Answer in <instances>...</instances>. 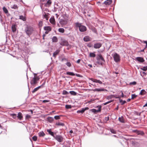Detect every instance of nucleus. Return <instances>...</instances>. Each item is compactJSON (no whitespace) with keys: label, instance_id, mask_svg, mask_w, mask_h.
Here are the masks:
<instances>
[{"label":"nucleus","instance_id":"obj_1","mask_svg":"<svg viewBox=\"0 0 147 147\" xmlns=\"http://www.w3.org/2000/svg\"><path fill=\"white\" fill-rule=\"evenodd\" d=\"M34 31V28L30 25H27L24 29V32L29 36L33 33Z\"/></svg>","mask_w":147,"mask_h":147},{"label":"nucleus","instance_id":"obj_2","mask_svg":"<svg viewBox=\"0 0 147 147\" xmlns=\"http://www.w3.org/2000/svg\"><path fill=\"white\" fill-rule=\"evenodd\" d=\"M76 27L77 28H78L79 31L81 32H85L87 30L86 27L82 25V23L79 22H76L75 23Z\"/></svg>","mask_w":147,"mask_h":147},{"label":"nucleus","instance_id":"obj_3","mask_svg":"<svg viewBox=\"0 0 147 147\" xmlns=\"http://www.w3.org/2000/svg\"><path fill=\"white\" fill-rule=\"evenodd\" d=\"M39 79L40 78L39 76H34L30 80V84L32 86H34L37 84Z\"/></svg>","mask_w":147,"mask_h":147},{"label":"nucleus","instance_id":"obj_4","mask_svg":"<svg viewBox=\"0 0 147 147\" xmlns=\"http://www.w3.org/2000/svg\"><path fill=\"white\" fill-rule=\"evenodd\" d=\"M113 57L114 61L116 62H117L120 61V57L119 54L117 53H115L112 55Z\"/></svg>","mask_w":147,"mask_h":147},{"label":"nucleus","instance_id":"obj_5","mask_svg":"<svg viewBox=\"0 0 147 147\" xmlns=\"http://www.w3.org/2000/svg\"><path fill=\"white\" fill-rule=\"evenodd\" d=\"M54 138L58 142H62L63 141V137L59 135H56Z\"/></svg>","mask_w":147,"mask_h":147},{"label":"nucleus","instance_id":"obj_6","mask_svg":"<svg viewBox=\"0 0 147 147\" xmlns=\"http://www.w3.org/2000/svg\"><path fill=\"white\" fill-rule=\"evenodd\" d=\"M60 43L61 45L62 46H67L68 45L67 41L63 39H61V41Z\"/></svg>","mask_w":147,"mask_h":147},{"label":"nucleus","instance_id":"obj_7","mask_svg":"<svg viewBox=\"0 0 147 147\" xmlns=\"http://www.w3.org/2000/svg\"><path fill=\"white\" fill-rule=\"evenodd\" d=\"M59 23L62 25V26H63L67 24V21L66 20L61 19L59 21Z\"/></svg>","mask_w":147,"mask_h":147},{"label":"nucleus","instance_id":"obj_8","mask_svg":"<svg viewBox=\"0 0 147 147\" xmlns=\"http://www.w3.org/2000/svg\"><path fill=\"white\" fill-rule=\"evenodd\" d=\"M89 108L88 107H85L84 108H83L82 109H81L78 110L77 111V113H83L85 110L88 109Z\"/></svg>","mask_w":147,"mask_h":147},{"label":"nucleus","instance_id":"obj_9","mask_svg":"<svg viewBox=\"0 0 147 147\" xmlns=\"http://www.w3.org/2000/svg\"><path fill=\"white\" fill-rule=\"evenodd\" d=\"M136 60L141 63H143L145 61V60L143 58L141 57H137L136 58Z\"/></svg>","mask_w":147,"mask_h":147},{"label":"nucleus","instance_id":"obj_10","mask_svg":"<svg viewBox=\"0 0 147 147\" xmlns=\"http://www.w3.org/2000/svg\"><path fill=\"white\" fill-rule=\"evenodd\" d=\"M102 45L101 43H97L94 44V47L95 49H99L102 46Z\"/></svg>","mask_w":147,"mask_h":147},{"label":"nucleus","instance_id":"obj_11","mask_svg":"<svg viewBox=\"0 0 147 147\" xmlns=\"http://www.w3.org/2000/svg\"><path fill=\"white\" fill-rule=\"evenodd\" d=\"M83 40L84 41L87 42L91 41V38L89 36H86L84 38Z\"/></svg>","mask_w":147,"mask_h":147},{"label":"nucleus","instance_id":"obj_12","mask_svg":"<svg viewBox=\"0 0 147 147\" xmlns=\"http://www.w3.org/2000/svg\"><path fill=\"white\" fill-rule=\"evenodd\" d=\"M98 110H96L95 109H93L91 110L92 112H94V113H96L98 112L101 111V107L100 106H98Z\"/></svg>","mask_w":147,"mask_h":147},{"label":"nucleus","instance_id":"obj_13","mask_svg":"<svg viewBox=\"0 0 147 147\" xmlns=\"http://www.w3.org/2000/svg\"><path fill=\"white\" fill-rule=\"evenodd\" d=\"M52 3V0H48L45 5V7H49L51 6Z\"/></svg>","mask_w":147,"mask_h":147},{"label":"nucleus","instance_id":"obj_14","mask_svg":"<svg viewBox=\"0 0 147 147\" xmlns=\"http://www.w3.org/2000/svg\"><path fill=\"white\" fill-rule=\"evenodd\" d=\"M89 79L94 82L98 83L100 84H102V82L99 80H97L96 79H94L92 78H89Z\"/></svg>","mask_w":147,"mask_h":147},{"label":"nucleus","instance_id":"obj_15","mask_svg":"<svg viewBox=\"0 0 147 147\" xmlns=\"http://www.w3.org/2000/svg\"><path fill=\"white\" fill-rule=\"evenodd\" d=\"M18 119L20 120H21L23 119V117L22 115V114L21 112H19L18 114V115L17 116Z\"/></svg>","mask_w":147,"mask_h":147},{"label":"nucleus","instance_id":"obj_16","mask_svg":"<svg viewBox=\"0 0 147 147\" xmlns=\"http://www.w3.org/2000/svg\"><path fill=\"white\" fill-rule=\"evenodd\" d=\"M91 90L94 92H100L104 91L105 90V89L103 88H95L94 89H93Z\"/></svg>","mask_w":147,"mask_h":147},{"label":"nucleus","instance_id":"obj_17","mask_svg":"<svg viewBox=\"0 0 147 147\" xmlns=\"http://www.w3.org/2000/svg\"><path fill=\"white\" fill-rule=\"evenodd\" d=\"M49 21L53 25H55V19L54 17H51L49 20Z\"/></svg>","mask_w":147,"mask_h":147},{"label":"nucleus","instance_id":"obj_18","mask_svg":"<svg viewBox=\"0 0 147 147\" xmlns=\"http://www.w3.org/2000/svg\"><path fill=\"white\" fill-rule=\"evenodd\" d=\"M133 131L136 134H137L138 135H143L144 134V133L143 131L138 130H134Z\"/></svg>","mask_w":147,"mask_h":147},{"label":"nucleus","instance_id":"obj_19","mask_svg":"<svg viewBox=\"0 0 147 147\" xmlns=\"http://www.w3.org/2000/svg\"><path fill=\"white\" fill-rule=\"evenodd\" d=\"M112 0H107L105 1L104 3L107 5H110L112 3Z\"/></svg>","mask_w":147,"mask_h":147},{"label":"nucleus","instance_id":"obj_20","mask_svg":"<svg viewBox=\"0 0 147 147\" xmlns=\"http://www.w3.org/2000/svg\"><path fill=\"white\" fill-rule=\"evenodd\" d=\"M60 52V50L59 49L56 50L54 53H53V56L55 58L56 56L59 54Z\"/></svg>","mask_w":147,"mask_h":147},{"label":"nucleus","instance_id":"obj_21","mask_svg":"<svg viewBox=\"0 0 147 147\" xmlns=\"http://www.w3.org/2000/svg\"><path fill=\"white\" fill-rule=\"evenodd\" d=\"M45 30L48 31H51V30L52 28L50 26H45L44 28Z\"/></svg>","mask_w":147,"mask_h":147},{"label":"nucleus","instance_id":"obj_22","mask_svg":"<svg viewBox=\"0 0 147 147\" xmlns=\"http://www.w3.org/2000/svg\"><path fill=\"white\" fill-rule=\"evenodd\" d=\"M47 131L49 134L51 135L53 137H55V135L54 134V133L53 132L51 131V129H47Z\"/></svg>","mask_w":147,"mask_h":147},{"label":"nucleus","instance_id":"obj_23","mask_svg":"<svg viewBox=\"0 0 147 147\" xmlns=\"http://www.w3.org/2000/svg\"><path fill=\"white\" fill-rule=\"evenodd\" d=\"M52 40L53 42H57L58 41V38L56 36H54L52 38Z\"/></svg>","mask_w":147,"mask_h":147},{"label":"nucleus","instance_id":"obj_24","mask_svg":"<svg viewBox=\"0 0 147 147\" xmlns=\"http://www.w3.org/2000/svg\"><path fill=\"white\" fill-rule=\"evenodd\" d=\"M38 134L40 137H44L45 135V134L43 131H41L38 133Z\"/></svg>","mask_w":147,"mask_h":147},{"label":"nucleus","instance_id":"obj_25","mask_svg":"<svg viewBox=\"0 0 147 147\" xmlns=\"http://www.w3.org/2000/svg\"><path fill=\"white\" fill-rule=\"evenodd\" d=\"M41 88V86H39L35 88H34L33 90L32 91V93H34L35 92H36L40 88Z\"/></svg>","mask_w":147,"mask_h":147},{"label":"nucleus","instance_id":"obj_26","mask_svg":"<svg viewBox=\"0 0 147 147\" xmlns=\"http://www.w3.org/2000/svg\"><path fill=\"white\" fill-rule=\"evenodd\" d=\"M47 121L50 123L54 121V119L52 117H49L47 118Z\"/></svg>","mask_w":147,"mask_h":147},{"label":"nucleus","instance_id":"obj_27","mask_svg":"<svg viewBox=\"0 0 147 147\" xmlns=\"http://www.w3.org/2000/svg\"><path fill=\"white\" fill-rule=\"evenodd\" d=\"M95 52L90 53L89 54V56L91 57H94L96 56V55L95 54Z\"/></svg>","mask_w":147,"mask_h":147},{"label":"nucleus","instance_id":"obj_28","mask_svg":"<svg viewBox=\"0 0 147 147\" xmlns=\"http://www.w3.org/2000/svg\"><path fill=\"white\" fill-rule=\"evenodd\" d=\"M66 74L67 75H69L72 76H74L75 75V74L73 72H66Z\"/></svg>","mask_w":147,"mask_h":147},{"label":"nucleus","instance_id":"obj_29","mask_svg":"<svg viewBox=\"0 0 147 147\" xmlns=\"http://www.w3.org/2000/svg\"><path fill=\"white\" fill-rule=\"evenodd\" d=\"M146 93V92L145 90H144L142 89L141 91L139 94L141 95H144Z\"/></svg>","mask_w":147,"mask_h":147},{"label":"nucleus","instance_id":"obj_30","mask_svg":"<svg viewBox=\"0 0 147 147\" xmlns=\"http://www.w3.org/2000/svg\"><path fill=\"white\" fill-rule=\"evenodd\" d=\"M20 19L22 20L23 21H25L26 20V18L25 17L23 16H20Z\"/></svg>","mask_w":147,"mask_h":147},{"label":"nucleus","instance_id":"obj_31","mask_svg":"<svg viewBox=\"0 0 147 147\" xmlns=\"http://www.w3.org/2000/svg\"><path fill=\"white\" fill-rule=\"evenodd\" d=\"M12 30L13 32H15L16 31V28L15 25H13L11 27Z\"/></svg>","mask_w":147,"mask_h":147},{"label":"nucleus","instance_id":"obj_32","mask_svg":"<svg viewBox=\"0 0 147 147\" xmlns=\"http://www.w3.org/2000/svg\"><path fill=\"white\" fill-rule=\"evenodd\" d=\"M119 120L121 123H123L124 122V121L123 117H119Z\"/></svg>","mask_w":147,"mask_h":147},{"label":"nucleus","instance_id":"obj_33","mask_svg":"<svg viewBox=\"0 0 147 147\" xmlns=\"http://www.w3.org/2000/svg\"><path fill=\"white\" fill-rule=\"evenodd\" d=\"M56 125H57L58 126H64V123H61L59 122L58 123H56Z\"/></svg>","mask_w":147,"mask_h":147},{"label":"nucleus","instance_id":"obj_34","mask_svg":"<svg viewBox=\"0 0 147 147\" xmlns=\"http://www.w3.org/2000/svg\"><path fill=\"white\" fill-rule=\"evenodd\" d=\"M43 25L42 22V21H40L38 23V26L39 27V28L40 29L41 28Z\"/></svg>","mask_w":147,"mask_h":147},{"label":"nucleus","instance_id":"obj_35","mask_svg":"<svg viewBox=\"0 0 147 147\" xmlns=\"http://www.w3.org/2000/svg\"><path fill=\"white\" fill-rule=\"evenodd\" d=\"M10 115L14 119H16L17 117L16 114L15 113L11 114Z\"/></svg>","mask_w":147,"mask_h":147},{"label":"nucleus","instance_id":"obj_36","mask_svg":"<svg viewBox=\"0 0 147 147\" xmlns=\"http://www.w3.org/2000/svg\"><path fill=\"white\" fill-rule=\"evenodd\" d=\"M58 31L61 33H63L64 32L65 30L63 28H59L58 29Z\"/></svg>","mask_w":147,"mask_h":147},{"label":"nucleus","instance_id":"obj_37","mask_svg":"<svg viewBox=\"0 0 147 147\" xmlns=\"http://www.w3.org/2000/svg\"><path fill=\"white\" fill-rule=\"evenodd\" d=\"M69 93L71 95H76L77 94V93L73 91H70Z\"/></svg>","mask_w":147,"mask_h":147},{"label":"nucleus","instance_id":"obj_38","mask_svg":"<svg viewBox=\"0 0 147 147\" xmlns=\"http://www.w3.org/2000/svg\"><path fill=\"white\" fill-rule=\"evenodd\" d=\"M3 11L5 13H8V11L5 7H3Z\"/></svg>","mask_w":147,"mask_h":147},{"label":"nucleus","instance_id":"obj_39","mask_svg":"<svg viewBox=\"0 0 147 147\" xmlns=\"http://www.w3.org/2000/svg\"><path fill=\"white\" fill-rule=\"evenodd\" d=\"M119 100L120 102L121 103V105H122L126 102V101L125 100H122L120 99H119Z\"/></svg>","mask_w":147,"mask_h":147},{"label":"nucleus","instance_id":"obj_40","mask_svg":"<svg viewBox=\"0 0 147 147\" xmlns=\"http://www.w3.org/2000/svg\"><path fill=\"white\" fill-rule=\"evenodd\" d=\"M11 8L12 9H18V7L16 5H14L12 6Z\"/></svg>","mask_w":147,"mask_h":147},{"label":"nucleus","instance_id":"obj_41","mask_svg":"<svg viewBox=\"0 0 147 147\" xmlns=\"http://www.w3.org/2000/svg\"><path fill=\"white\" fill-rule=\"evenodd\" d=\"M111 132L113 134H116V131L113 129H110Z\"/></svg>","mask_w":147,"mask_h":147},{"label":"nucleus","instance_id":"obj_42","mask_svg":"<svg viewBox=\"0 0 147 147\" xmlns=\"http://www.w3.org/2000/svg\"><path fill=\"white\" fill-rule=\"evenodd\" d=\"M99 57L100 58V59L102 61H104V62H105V60L103 58V57H102V55H99Z\"/></svg>","mask_w":147,"mask_h":147},{"label":"nucleus","instance_id":"obj_43","mask_svg":"<svg viewBox=\"0 0 147 147\" xmlns=\"http://www.w3.org/2000/svg\"><path fill=\"white\" fill-rule=\"evenodd\" d=\"M141 69L144 71H146L147 70V66H144L142 68H141Z\"/></svg>","mask_w":147,"mask_h":147},{"label":"nucleus","instance_id":"obj_44","mask_svg":"<svg viewBox=\"0 0 147 147\" xmlns=\"http://www.w3.org/2000/svg\"><path fill=\"white\" fill-rule=\"evenodd\" d=\"M32 139L33 141H36L37 140V137L36 136H34L32 137Z\"/></svg>","mask_w":147,"mask_h":147},{"label":"nucleus","instance_id":"obj_45","mask_svg":"<svg viewBox=\"0 0 147 147\" xmlns=\"http://www.w3.org/2000/svg\"><path fill=\"white\" fill-rule=\"evenodd\" d=\"M137 96V95H136L135 94H132L131 95V99H133L135 98Z\"/></svg>","mask_w":147,"mask_h":147},{"label":"nucleus","instance_id":"obj_46","mask_svg":"<svg viewBox=\"0 0 147 147\" xmlns=\"http://www.w3.org/2000/svg\"><path fill=\"white\" fill-rule=\"evenodd\" d=\"M68 94V92L65 90H64L62 93V94L63 95H67Z\"/></svg>","mask_w":147,"mask_h":147},{"label":"nucleus","instance_id":"obj_47","mask_svg":"<svg viewBox=\"0 0 147 147\" xmlns=\"http://www.w3.org/2000/svg\"><path fill=\"white\" fill-rule=\"evenodd\" d=\"M66 64L67 66L69 67H71V63L69 62H67L66 63Z\"/></svg>","mask_w":147,"mask_h":147},{"label":"nucleus","instance_id":"obj_48","mask_svg":"<svg viewBox=\"0 0 147 147\" xmlns=\"http://www.w3.org/2000/svg\"><path fill=\"white\" fill-rule=\"evenodd\" d=\"M65 108L67 109H69L71 108V105H66L65 106Z\"/></svg>","mask_w":147,"mask_h":147},{"label":"nucleus","instance_id":"obj_49","mask_svg":"<svg viewBox=\"0 0 147 147\" xmlns=\"http://www.w3.org/2000/svg\"><path fill=\"white\" fill-rule=\"evenodd\" d=\"M60 116L57 115L55 116L54 118L56 120H58L60 119Z\"/></svg>","mask_w":147,"mask_h":147},{"label":"nucleus","instance_id":"obj_50","mask_svg":"<svg viewBox=\"0 0 147 147\" xmlns=\"http://www.w3.org/2000/svg\"><path fill=\"white\" fill-rule=\"evenodd\" d=\"M113 102V100H110L108 102H105V103H103V105H106L107 104H109V103H111V102Z\"/></svg>","mask_w":147,"mask_h":147},{"label":"nucleus","instance_id":"obj_51","mask_svg":"<svg viewBox=\"0 0 147 147\" xmlns=\"http://www.w3.org/2000/svg\"><path fill=\"white\" fill-rule=\"evenodd\" d=\"M3 19H2V16L1 15V14H0V22L1 23H2V24H3Z\"/></svg>","mask_w":147,"mask_h":147},{"label":"nucleus","instance_id":"obj_52","mask_svg":"<svg viewBox=\"0 0 147 147\" xmlns=\"http://www.w3.org/2000/svg\"><path fill=\"white\" fill-rule=\"evenodd\" d=\"M31 116L28 114L26 115V119H30L31 118Z\"/></svg>","mask_w":147,"mask_h":147},{"label":"nucleus","instance_id":"obj_53","mask_svg":"<svg viewBox=\"0 0 147 147\" xmlns=\"http://www.w3.org/2000/svg\"><path fill=\"white\" fill-rule=\"evenodd\" d=\"M136 84V82L135 81L131 82L130 83V84L131 85L132 84V85H135Z\"/></svg>","mask_w":147,"mask_h":147},{"label":"nucleus","instance_id":"obj_54","mask_svg":"<svg viewBox=\"0 0 147 147\" xmlns=\"http://www.w3.org/2000/svg\"><path fill=\"white\" fill-rule=\"evenodd\" d=\"M109 119V117H106L105 118V121L106 122L107 121H108Z\"/></svg>","mask_w":147,"mask_h":147},{"label":"nucleus","instance_id":"obj_55","mask_svg":"<svg viewBox=\"0 0 147 147\" xmlns=\"http://www.w3.org/2000/svg\"><path fill=\"white\" fill-rule=\"evenodd\" d=\"M68 61V60L67 59L65 58H63L62 59H61V61Z\"/></svg>","mask_w":147,"mask_h":147},{"label":"nucleus","instance_id":"obj_56","mask_svg":"<svg viewBox=\"0 0 147 147\" xmlns=\"http://www.w3.org/2000/svg\"><path fill=\"white\" fill-rule=\"evenodd\" d=\"M75 75H76V76L77 77H82V76H81L79 74H75Z\"/></svg>","mask_w":147,"mask_h":147},{"label":"nucleus","instance_id":"obj_57","mask_svg":"<svg viewBox=\"0 0 147 147\" xmlns=\"http://www.w3.org/2000/svg\"><path fill=\"white\" fill-rule=\"evenodd\" d=\"M45 81L43 83V84L41 85H40V86H41V88H42L43 87V86L45 84Z\"/></svg>","mask_w":147,"mask_h":147},{"label":"nucleus","instance_id":"obj_58","mask_svg":"<svg viewBox=\"0 0 147 147\" xmlns=\"http://www.w3.org/2000/svg\"><path fill=\"white\" fill-rule=\"evenodd\" d=\"M93 31L95 33H96L97 32V30H96V29L95 28H94L93 30Z\"/></svg>","mask_w":147,"mask_h":147},{"label":"nucleus","instance_id":"obj_59","mask_svg":"<svg viewBox=\"0 0 147 147\" xmlns=\"http://www.w3.org/2000/svg\"><path fill=\"white\" fill-rule=\"evenodd\" d=\"M44 17L45 18H46V19L47 20H48V19L47 18V15L46 14H45L44 15Z\"/></svg>","mask_w":147,"mask_h":147},{"label":"nucleus","instance_id":"obj_60","mask_svg":"<svg viewBox=\"0 0 147 147\" xmlns=\"http://www.w3.org/2000/svg\"><path fill=\"white\" fill-rule=\"evenodd\" d=\"M81 61V59H78L76 63H79Z\"/></svg>","mask_w":147,"mask_h":147},{"label":"nucleus","instance_id":"obj_61","mask_svg":"<svg viewBox=\"0 0 147 147\" xmlns=\"http://www.w3.org/2000/svg\"><path fill=\"white\" fill-rule=\"evenodd\" d=\"M49 102V100H44L43 101V102Z\"/></svg>","mask_w":147,"mask_h":147},{"label":"nucleus","instance_id":"obj_62","mask_svg":"<svg viewBox=\"0 0 147 147\" xmlns=\"http://www.w3.org/2000/svg\"><path fill=\"white\" fill-rule=\"evenodd\" d=\"M94 100V99H91L89 101H88V102H90L93 101Z\"/></svg>","mask_w":147,"mask_h":147},{"label":"nucleus","instance_id":"obj_63","mask_svg":"<svg viewBox=\"0 0 147 147\" xmlns=\"http://www.w3.org/2000/svg\"><path fill=\"white\" fill-rule=\"evenodd\" d=\"M88 66L90 67H92V65L91 64H88Z\"/></svg>","mask_w":147,"mask_h":147},{"label":"nucleus","instance_id":"obj_64","mask_svg":"<svg viewBox=\"0 0 147 147\" xmlns=\"http://www.w3.org/2000/svg\"><path fill=\"white\" fill-rule=\"evenodd\" d=\"M143 42L144 43L146 44H147V41H143Z\"/></svg>","mask_w":147,"mask_h":147}]
</instances>
